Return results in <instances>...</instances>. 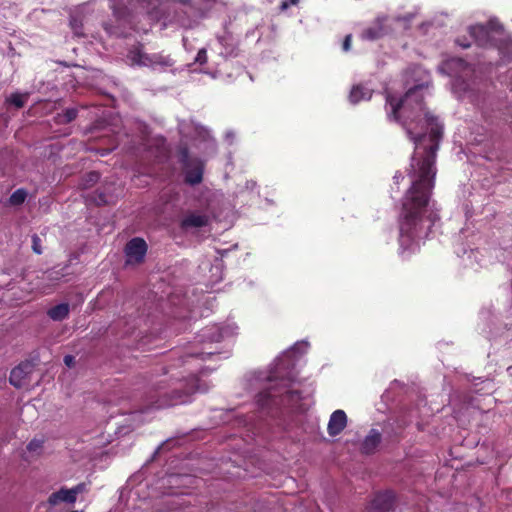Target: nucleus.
Listing matches in <instances>:
<instances>
[{"label": "nucleus", "mask_w": 512, "mask_h": 512, "mask_svg": "<svg viewBox=\"0 0 512 512\" xmlns=\"http://www.w3.org/2000/svg\"><path fill=\"white\" fill-rule=\"evenodd\" d=\"M95 203L97 205H105L108 203L107 199H106V195L103 194V193H99L97 195V198H95Z\"/></svg>", "instance_id": "28"}, {"label": "nucleus", "mask_w": 512, "mask_h": 512, "mask_svg": "<svg viewBox=\"0 0 512 512\" xmlns=\"http://www.w3.org/2000/svg\"><path fill=\"white\" fill-rule=\"evenodd\" d=\"M113 149H114V147H113V148H110V149H103V150L101 151V155H102V156L107 155V154H108V153H110Z\"/></svg>", "instance_id": "34"}, {"label": "nucleus", "mask_w": 512, "mask_h": 512, "mask_svg": "<svg viewBox=\"0 0 512 512\" xmlns=\"http://www.w3.org/2000/svg\"><path fill=\"white\" fill-rule=\"evenodd\" d=\"M64 363H65L66 366L72 367L74 365V363H75V357L72 356V355H66L64 357Z\"/></svg>", "instance_id": "30"}, {"label": "nucleus", "mask_w": 512, "mask_h": 512, "mask_svg": "<svg viewBox=\"0 0 512 512\" xmlns=\"http://www.w3.org/2000/svg\"><path fill=\"white\" fill-rule=\"evenodd\" d=\"M71 489L76 498H77L78 494L87 492V490H88L87 484L84 482L77 484L76 486L72 487Z\"/></svg>", "instance_id": "25"}, {"label": "nucleus", "mask_w": 512, "mask_h": 512, "mask_svg": "<svg viewBox=\"0 0 512 512\" xmlns=\"http://www.w3.org/2000/svg\"><path fill=\"white\" fill-rule=\"evenodd\" d=\"M397 497L394 491L375 492L367 506L368 512H390L394 509Z\"/></svg>", "instance_id": "5"}, {"label": "nucleus", "mask_w": 512, "mask_h": 512, "mask_svg": "<svg viewBox=\"0 0 512 512\" xmlns=\"http://www.w3.org/2000/svg\"><path fill=\"white\" fill-rule=\"evenodd\" d=\"M208 57H207V51L205 48L200 49L197 52L195 62L199 63L200 65H203L207 63Z\"/></svg>", "instance_id": "24"}, {"label": "nucleus", "mask_w": 512, "mask_h": 512, "mask_svg": "<svg viewBox=\"0 0 512 512\" xmlns=\"http://www.w3.org/2000/svg\"><path fill=\"white\" fill-rule=\"evenodd\" d=\"M208 224V215L198 212H188L182 217L179 226L182 230L188 231L191 228H202Z\"/></svg>", "instance_id": "8"}, {"label": "nucleus", "mask_w": 512, "mask_h": 512, "mask_svg": "<svg viewBox=\"0 0 512 512\" xmlns=\"http://www.w3.org/2000/svg\"><path fill=\"white\" fill-rule=\"evenodd\" d=\"M100 179V174L97 171H90L84 174L79 183L78 187L82 190L89 189L93 187Z\"/></svg>", "instance_id": "17"}, {"label": "nucleus", "mask_w": 512, "mask_h": 512, "mask_svg": "<svg viewBox=\"0 0 512 512\" xmlns=\"http://www.w3.org/2000/svg\"><path fill=\"white\" fill-rule=\"evenodd\" d=\"M29 98L28 93H12L9 97L6 98V103L13 105L17 109H21L25 106L27 100Z\"/></svg>", "instance_id": "18"}, {"label": "nucleus", "mask_w": 512, "mask_h": 512, "mask_svg": "<svg viewBox=\"0 0 512 512\" xmlns=\"http://www.w3.org/2000/svg\"><path fill=\"white\" fill-rule=\"evenodd\" d=\"M206 390V387L203 388L201 386L198 376L192 374L187 379H185V383L180 381L171 391H168L163 386H158L157 388L151 390L147 396V403L143 408H141L140 412L144 413L149 409H162L182 404L187 401V397L189 395L197 391Z\"/></svg>", "instance_id": "2"}, {"label": "nucleus", "mask_w": 512, "mask_h": 512, "mask_svg": "<svg viewBox=\"0 0 512 512\" xmlns=\"http://www.w3.org/2000/svg\"><path fill=\"white\" fill-rule=\"evenodd\" d=\"M146 57H149V54L145 53L143 51V45L138 44L133 46L127 55L128 60L131 62V65H137V66H148V61L146 60Z\"/></svg>", "instance_id": "12"}, {"label": "nucleus", "mask_w": 512, "mask_h": 512, "mask_svg": "<svg viewBox=\"0 0 512 512\" xmlns=\"http://www.w3.org/2000/svg\"><path fill=\"white\" fill-rule=\"evenodd\" d=\"M116 0H110L111 2V8L113 9V15L118 20L128 21V18L130 16L129 10L127 7H117L115 4Z\"/></svg>", "instance_id": "21"}, {"label": "nucleus", "mask_w": 512, "mask_h": 512, "mask_svg": "<svg viewBox=\"0 0 512 512\" xmlns=\"http://www.w3.org/2000/svg\"><path fill=\"white\" fill-rule=\"evenodd\" d=\"M33 371V365L29 361L21 362L18 366L12 369L9 377V382L16 388L25 386L26 378Z\"/></svg>", "instance_id": "7"}, {"label": "nucleus", "mask_w": 512, "mask_h": 512, "mask_svg": "<svg viewBox=\"0 0 512 512\" xmlns=\"http://www.w3.org/2000/svg\"><path fill=\"white\" fill-rule=\"evenodd\" d=\"M41 242V238L37 234L32 236V250L39 255L42 254Z\"/></svg>", "instance_id": "23"}, {"label": "nucleus", "mask_w": 512, "mask_h": 512, "mask_svg": "<svg viewBox=\"0 0 512 512\" xmlns=\"http://www.w3.org/2000/svg\"><path fill=\"white\" fill-rule=\"evenodd\" d=\"M381 434L375 429H371L369 434L365 437L361 445V451L364 454H372L381 442Z\"/></svg>", "instance_id": "11"}, {"label": "nucleus", "mask_w": 512, "mask_h": 512, "mask_svg": "<svg viewBox=\"0 0 512 512\" xmlns=\"http://www.w3.org/2000/svg\"><path fill=\"white\" fill-rule=\"evenodd\" d=\"M180 161L184 168L185 182L192 186L201 183L204 171L202 163L199 160H190L186 148L181 151Z\"/></svg>", "instance_id": "4"}, {"label": "nucleus", "mask_w": 512, "mask_h": 512, "mask_svg": "<svg viewBox=\"0 0 512 512\" xmlns=\"http://www.w3.org/2000/svg\"><path fill=\"white\" fill-rule=\"evenodd\" d=\"M42 447V441L41 440H37V439H34L32 440L28 445H27V449L29 451H37L38 449H40Z\"/></svg>", "instance_id": "26"}, {"label": "nucleus", "mask_w": 512, "mask_h": 512, "mask_svg": "<svg viewBox=\"0 0 512 512\" xmlns=\"http://www.w3.org/2000/svg\"><path fill=\"white\" fill-rule=\"evenodd\" d=\"M299 0H284L280 5V10L285 11L291 5H297Z\"/></svg>", "instance_id": "27"}, {"label": "nucleus", "mask_w": 512, "mask_h": 512, "mask_svg": "<svg viewBox=\"0 0 512 512\" xmlns=\"http://www.w3.org/2000/svg\"><path fill=\"white\" fill-rule=\"evenodd\" d=\"M124 251L128 263H141L147 252V244L144 239L135 237L127 242Z\"/></svg>", "instance_id": "6"}, {"label": "nucleus", "mask_w": 512, "mask_h": 512, "mask_svg": "<svg viewBox=\"0 0 512 512\" xmlns=\"http://www.w3.org/2000/svg\"><path fill=\"white\" fill-rule=\"evenodd\" d=\"M27 197V191L23 188L15 190L9 197V203L13 206H19L24 203Z\"/></svg>", "instance_id": "20"}, {"label": "nucleus", "mask_w": 512, "mask_h": 512, "mask_svg": "<svg viewBox=\"0 0 512 512\" xmlns=\"http://www.w3.org/2000/svg\"><path fill=\"white\" fill-rule=\"evenodd\" d=\"M70 27L76 36H83V23L79 16L70 17Z\"/></svg>", "instance_id": "22"}, {"label": "nucleus", "mask_w": 512, "mask_h": 512, "mask_svg": "<svg viewBox=\"0 0 512 512\" xmlns=\"http://www.w3.org/2000/svg\"><path fill=\"white\" fill-rule=\"evenodd\" d=\"M347 425V416L343 410L334 411L329 419L327 431L332 437L339 435Z\"/></svg>", "instance_id": "10"}, {"label": "nucleus", "mask_w": 512, "mask_h": 512, "mask_svg": "<svg viewBox=\"0 0 512 512\" xmlns=\"http://www.w3.org/2000/svg\"><path fill=\"white\" fill-rule=\"evenodd\" d=\"M372 96V91L362 84L354 85L349 94V100L352 104H357L363 100H369Z\"/></svg>", "instance_id": "14"}, {"label": "nucleus", "mask_w": 512, "mask_h": 512, "mask_svg": "<svg viewBox=\"0 0 512 512\" xmlns=\"http://www.w3.org/2000/svg\"><path fill=\"white\" fill-rule=\"evenodd\" d=\"M78 110L76 108H67L63 113L55 117L57 124H68L76 119Z\"/></svg>", "instance_id": "19"}, {"label": "nucleus", "mask_w": 512, "mask_h": 512, "mask_svg": "<svg viewBox=\"0 0 512 512\" xmlns=\"http://www.w3.org/2000/svg\"><path fill=\"white\" fill-rule=\"evenodd\" d=\"M352 36L347 35L343 41V50L348 51L351 47Z\"/></svg>", "instance_id": "29"}, {"label": "nucleus", "mask_w": 512, "mask_h": 512, "mask_svg": "<svg viewBox=\"0 0 512 512\" xmlns=\"http://www.w3.org/2000/svg\"><path fill=\"white\" fill-rule=\"evenodd\" d=\"M469 34L479 47H496L499 50L509 49L512 41L505 33L503 25L491 19L486 25L477 24L469 27Z\"/></svg>", "instance_id": "3"}, {"label": "nucleus", "mask_w": 512, "mask_h": 512, "mask_svg": "<svg viewBox=\"0 0 512 512\" xmlns=\"http://www.w3.org/2000/svg\"><path fill=\"white\" fill-rule=\"evenodd\" d=\"M456 43H457L459 46H461L462 48H468V47H470V43H468V42H462V41H460V39H457V40H456Z\"/></svg>", "instance_id": "31"}, {"label": "nucleus", "mask_w": 512, "mask_h": 512, "mask_svg": "<svg viewBox=\"0 0 512 512\" xmlns=\"http://www.w3.org/2000/svg\"><path fill=\"white\" fill-rule=\"evenodd\" d=\"M421 86L409 89L397 100L388 94V118L399 122L415 144L407 175L411 185L401 201L398 216L399 254L413 252L420 239L427 238L439 215L428 211L437 173L436 155L443 135L437 116L426 111Z\"/></svg>", "instance_id": "1"}, {"label": "nucleus", "mask_w": 512, "mask_h": 512, "mask_svg": "<svg viewBox=\"0 0 512 512\" xmlns=\"http://www.w3.org/2000/svg\"><path fill=\"white\" fill-rule=\"evenodd\" d=\"M60 502H66L69 504L76 502V497L74 496L72 489L61 488L60 490L53 492L48 498V503L52 506L57 505Z\"/></svg>", "instance_id": "13"}, {"label": "nucleus", "mask_w": 512, "mask_h": 512, "mask_svg": "<svg viewBox=\"0 0 512 512\" xmlns=\"http://www.w3.org/2000/svg\"><path fill=\"white\" fill-rule=\"evenodd\" d=\"M146 60L148 61L147 67H154V66L170 67L174 63L173 60L169 56L163 55L161 53L149 54V57H146Z\"/></svg>", "instance_id": "16"}, {"label": "nucleus", "mask_w": 512, "mask_h": 512, "mask_svg": "<svg viewBox=\"0 0 512 512\" xmlns=\"http://www.w3.org/2000/svg\"><path fill=\"white\" fill-rule=\"evenodd\" d=\"M212 354H213L212 352H209V353H198V354H195L194 356H195V357H199V358H201L202 360H204V359H205V356H210V355H212Z\"/></svg>", "instance_id": "32"}, {"label": "nucleus", "mask_w": 512, "mask_h": 512, "mask_svg": "<svg viewBox=\"0 0 512 512\" xmlns=\"http://www.w3.org/2000/svg\"><path fill=\"white\" fill-rule=\"evenodd\" d=\"M70 307L68 303H61L51 307L47 311V315L54 321H62L69 315Z\"/></svg>", "instance_id": "15"}, {"label": "nucleus", "mask_w": 512, "mask_h": 512, "mask_svg": "<svg viewBox=\"0 0 512 512\" xmlns=\"http://www.w3.org/2000/svg\"><path fill=\"white\" fill-rule=\"evenodd\" d=\"M385 21V17H377L370 26L362 31L361 38L369 41L382 38L387 33Z\"/></svg>", "instance_id": "9"}, {"label": "nucleus", "mask_w": 512, "mask_h": 512, "mask_svg": "<svg viewBox=\"0 0 512 512\" xmlns=\"http://www.w3.org/2000/svg\"><path fill=\"white\" fill-rule=\"evenodd\" d=\"M271 396H272V395H271L269 392L261 393V394L259 395V397H260V398H262V397H266V398H267V400H268ZM259 401H261V399H259Z\"/></svg>", "instance_id": "33"}]
</instances>
